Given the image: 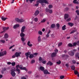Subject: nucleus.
Returning <instances> with one entry per match:
<instances>
[{"instance_id":"nucleus-54","label":"nucleus","mask_w":79,"mask_h":79,"mask_svg":"<svg viewBox=\"0 0 79 79\" xmlns=\"http://www.w3.org/2000/svg\"><path fill=\"white\" fill-rule=\"evenodd\" d=\"M1 42H2V43H5V41L3 40H1Z\"/></svg>"},{"instance_id":"nucleus-27","label":"nucleus","mask_w":79,"mask_h":79,"mask_svg":"<svg viewBox=\"0 0 79 79\" xmlns=\"http://www.w3.org/2000/svg\"><path fill=\"white\" fill-rule=\"evenodd\" d=\"M74 73L76 75L77 74L79 73V72H78V71L77 70H74Z\"/></svg>"},{"instance_id":"nucleus-46","label":"nucleus","mask_w":79,"mask_h":79,"mask_svg":"<svg viewBox=\"0 0 79 79\" xmlns=\"http://www.w3.org/2000/svg\"><path fill=\"white\" fill-rule=\"evenodd\" d=\"M16 71H18L19 72L18 73V74L19 73V71H20V70H19V69H16Z\"/></svg>"},{"instance_id":"nucleus-8","label":"nucleus","mask_w":79,"mask_h":79,"mask_svg":"<svg viewBox=\"0 0 79 79\" xmlns=\"http://www.w3.org/2000/svg\"><path fill=\"white\" fill-rule=\"evenodd\" d=\"M46 12H49V13H52L53 12V11H52V10H49L47 8H46Z\"/></svg>"},{"instance_id":"nucleus-31","label":"nucleus","mask_w":79,"mask_h":79,"mask_svg":"<svg viewBox=\"0 0 79 79\" xmlns=\"http://www.w3.org/2000/svg\"><path fill=\"white\" fill-rule=\"evenodd\" d=\"M71 68L73 70H74V69H75V67H74V66H71Z\"/></svg>"},{"instance_id":"nucleus-49","label":"nucleus","mask_w":79,"mask_h":79,"mask_svg":"<svg viewBox=\"0 0 79 79\" xmlns=\"http://www.w3.org/2000/svg\"><path fill=\"white\" fill-rule=\"evenodd\" d=\"M31 63H35V60H31Z\"/></svg>"},{"instance_id":"nucleus-18","label":"nucleus","mask_w":79,"mask_h":79,"mask_svg":"<svg viewBox=\"0 0 79 79\" xmlns=\"http://www.w3.org/2000/svg\"><path fill=\"white\" fill-rule=\"evenodd\" d=\"M9 29V27H3V30L4 31H6V30H8Z\"/></svg>"},{"instance_id":"nucleus-35","label":"nucleus","mask_w":79,"mask_h":79,"mask_svg":"<svg viewBox=\"0 0 79 79\" xmlns=\"http://www.w3.org/2000/svg\"><path fill=\"white\" fill-rule=\"evenodd\" d=\"M21 40H22V41H25V39L23 37H22L21 38Z\"/></svg>"},{"instance_id":"nucleus-34","label":"nucleus","mask_w":79,"mask_h":79,"mask_svg":"<svg viewBox=\"0 0 79 79\" xmlns=\"http://www.w3.org/2000/svg\"><path fill=\"white\" fill-rule=\"evenodd\" d=\"M11 64L12 66H14L16 64V63L15 62H12L11 63Z\"/></svg>"},{"instance_id":"nucleus-29","label":"nucleus","mask_w":79,"mask_h":79,"mask_svg":"<svg viewBox=\"0 0 79 79\" xmlns=\"http://www.w3.org/2000/svg\"><path fill=\"white\" fill-rule=\"evenodd\" d=\"M62 30H65L66 29V26L64 25L62 27Z\"/></svg>"},{"instance_id":"nucleus-25","label":"nucleus","mask_w":79,"mask_h":79,"mask_svg":"<svg viewBox=\"0 0 79 79\" xmlns=\"http://www.w3.org/2000/svg\"><path fill=\"white\" fill-rule=\"evenodd\" d=\"M55 27V24H52L51 25V28H54Z\"/></svg>"},{"instance_id":"nucleus-45","label":"nucleus","mask_w":79,"mask_h":79,"mask_svg":"<svg viewBox=\"0 0 79 79\" xmlns=\"http://www.w3.org/2000/svg\"><path fill=\"white\" fill-rule=\"evenodd\" d=\"M57 27H60V24L59 23H57L56 25Z\"/></svg>"},{"instance_id":"nucleus-12","label":"nucleus","mask_w":79,"mask_h":79,"mask_svg":"<svg viewBox=\"0 0 79 79\" xmlns=\"http://www.w3.org/2000/svg\"><path fill=\"white\" fill-rule=\"evenodd\" d=\"M44 74H50V73H49L48 72V71L47 70H44Z\"/></svg>"},{"instance_id":"nucleus-15","label":"nucleus","mask_w":79,"mask_h":79,"mask_svg":"<svg viewBox=\"0 0 79 79\" xmlns=\"http://www.w3.org/2000/svg\"><path fill=\"white\" fill-rule=\"evenodd\" d=\"M24 35H25V34L23 33V32H22L20 34V36L22 37H24Z\"/></svg>"},{"instance_id":"nucleus-36","label":"nucleus","mask_w":79,"mask_h":79,"mask_svg":"<svg viewBox=\"0 0 79 79\" xmlns=\"http://www.w3.org/2000/svg\"><path fill=\"white\" fill-rule=\"evenodd\" d=\"M69 47H73V44H68Z\"/></svg>"},{"instance_id":"nucleus-55","label":"nucleus","mask_w":79,"mask_h":79,"mask_svg":"<svg viewBox=\"0 0 79 79\" xmlns=\"http://www.w3.org/2000/svg\"><path fill=\"white\" fill-rule=\"evenodd\" d=\"M19 65H17L16 66V68H19Z\"/></svg>"},{"instance_id":"nucleus-4","label":"nucleus","mask_w":79,"mask_h":79,"mask_svg":"<svg viewBox=\"0 0 79 79\" xmlns=\"http://www.w3.org/2000/svg\"><path fill=\"white\" fill-rule=\"evenodd\" d=\"M55 53H53L51 55V56L52 57H54V56H56V53L58 52V50L56 49L55 50Z\"/></svg>"},{"instance_id":"nucleus-26","label":"nucleus","mask_w":79,"mask_h":79,"mask_svg":"<svg viewBox=\"0 0 79 79\" xmlns=\"http://www.w3.org/2000/svg\"><path fill=\"white\" fill-rule=\"evenodd\" d=\"M40 69L41 71H44V67L41 66L40 68Z\"/></svg>"},{"instance_id":"nucleus-11","label":"nucleus","mask_w":79,"mask_h":79,"mask_svg":"<svg viewBox=\"0 0 79 79\" xmlns=\"http://www.w3.org/2000/svg\"><path fill=\"white\" fill-rule=\"evenodd\" d=\"M26 28V27L25 26H23L21 29V32H24V30L25 29V28Z\"/></svg>"},{"instance_id":"nucleus-14","label":"nucleus","mask_w":79,"mask_h":79,"mask_svg":"<svg viewBox=\"0 0 79 79\" xmlns=\"http://www.w3.org/2000/svg\"><path fill=\"white\" fill-rule=\"evenodd\" d=\"M69 17V15L68 14H66L64 15V19H65L67 18H68V17Z\"/></svg>"},{"instance_id":"nucleus-3","label":"nucleus","mask_w":79,"mask_h":79,"mask_svg":"<svg viewBox=\"0 0 79 79\" xmlns=\"http://www.w3.org/2000/svg\"><path fill=\"white\" fill-rule=\"evenodd\" d=\"M19 68L21 70H25L26 71H27V70L26 68L25 67H23V65H20L19 67Z\"/></svg>"},{"instance_id":"nucleus-44","label":"nucleus","mask_w":79,"mask_h":79,"mask_svg":"<svg viewBox=\"0 0 79 79\" xmlns=\"http://www.w3.org/2000/svg\"><path fill=\"white\" fill-rule=\"evenodd\" d=\"M7 64L9 65L11 64V63L10 62H7Z\"/></svg>"},{"instance_id":"nucleus-7","label":"nucleus","mask_w":79,"mask_h":79,"mask_svg":"<svg viewBox=\"0 0 79 79\" xmlns=\"http://www.w3.org/2000/svg\"><path fill=\"white\" fill-rule=\"evenodd\" d=\"M21 54V52H16L15 54V55L16 57H18V56H20V55Z\"/></svg>"},{"instance_id":"nucleus-2","label":"nucleus","mask_w":79,"mask_h":79,"mask_svg":"<svg viewBox=\"0 0 79 79\" xmlns=\"http://www.w3.org/2000/svg\"><path fill=\"white\" fill-rule=\"evenodd\" d=\"M15 20L16 21L19 22V23H23V22H24V20H23V19H19L18 18H16Z\"/></svg>"},{"instance_id":"nucleus-39","label":"nucleus","mask_w":79,"mask_h":79,"mask_svg":"<svg viewBox=\"0 0 79 79\" xmlns=\"http://www.w3.org/2000/svg\"><path fill=\"white\" fill-rule=\"evenodd\" d=\"M49 8L50 9V8H53V6L51 5H50L49 6Z\"/></svg>"},{"instance_id":"nucleus-1","label":"nucleus","mask_w":79,"mask_h":79,"mask_svg":"<svg viewBox=\"0 0 79 79\" xmlns=\"http://www.w3.org/2000/svg\"><path fill=\"white\" fill-rule=\"evenodd\" d=\"M39 3H45L48 4V2L47 0H42L40 1H37L36 2V4H35V6H39Z\"/></svg>"},{"instance_id":"nucleus-19","label":"nucleus","mask_w":79,"mask_h":79,"mask_svg":"<svg viewBox=\"0 0 79 79\" xmlns=\"http://www.w3.org/2000/svg\"><path fill=\"white\" fill-rule=\"evenodd\" d=\"M27 45H28V46H29V47H31V46H32V44H30V41H29L28 42Z\"/></svg>"},{"instance_id":"nucleus-22","label":"nucleus","mask_w":79,"mask_h":79,"mask_svg":"<svg viewBox=\"0 0 79 79\" xmlns=\"http://www.w3.org/2000/svg\"><path fill=\"white\" fill-rule=\"evenodd\" d=\"M73 3H76L77 4H79V2H77V0H74V1L73 2Z\"/></svg>"},{"instance_id":"nucleus-42","label":"nucleus","mask_w":79,"mask_h":79,"mask_svg":"<svg viewBox=\"0 0 79 79\" xmlns=\"http://www.w3.org/2000/svg\"><path fill=\"white\" fill-rule=\"evenodd\" d=\"M62 43H60L58 45V46L59 47H60V46H61V45H62Z\"/></svg>"},{"instance_id":"nucleus-9","label":"nucleus","mask_w":79,"mask_h":79,"mask_svg":"<svg viewBox=\"0 0 79 79\" xmlns=\"http://www.w3.org/2000/svg\"><path fill=\"white\" fill-rule=\"evenodd\" d=\"M31 53L30 52H28L25 53V55L26 56H27V59H28V57H29V55H31Z\"/></svg>"},{"instance_id":"nucleus-59","label":"nucleus","mask_w":79,"mask_h":79,"mask_svg":"<svg viewBox=\"0 0 79 79\" xmlns=\"http://www.w3.org/2000/svg\"><path fill=\"white\" fill-rule=\"evenodd\" d=\"M48 37H49V35H48V34L47 35H46V37L47 38Z\"/></svg>"},{"instance_id":"nucleus-21","label":"nucleus","mask_w":79,"mask_h":79,"mask_svg":"<svg viewBox=\"0 0 79 79\" xmlns=\"http://www.w3.org/2000/svg\"><path fill=\"white\" fill-rule=\"evenodd\" d=\"M69 54L71 56H73V55H74V52H71L70 53L69 52Z\"/></svg>"},{"instance_id":"nucleus-60","label":"nucleus","mask_w":79,"mask_h":79,"mask_svg":"<svg viewBox=\"0 0 79 79\" xmlns=\"http://www.w3.org/2000/svg\"><path fill=\"white\" fill-rule=\"evenodd\" d=\"M65 66H66L67 67H68V64H65Z\"/></svg>"},{"instance_id":"nucleus-63","label":"nucleus","mask_w":79,"mask_h":79,"mask_svg":"<svg viewBox=\"0 0 79 79\" xmlns=\"http://www.w3.org/2000/svg\"><path fill=\"white\" fill-rule=\"evenodd\" d=\"M22 79H26V78L24 77H23L22 78Z\"/></svg>"},{"instance_id":"nucleus-64","label":"nucleus","mask_w":79,"mask_h":79,"mask_svg":"<svg viewBox=\"0 0 79 79\" xmlns=\"http://www.w3.org/2000/svg\"><path fill=\"white\" fill-rule=\"evenodd\" d=\"M50 30L49 31L48 34H50Z\"/></svg>"},{"instance_id":"nucleus-17","label":"nucleus","mask_w":79,"mask_h":79,"mask_svg":"<svg viewBox=\"0 0 79 79\" xmlns=\"http://www.w3.org/2000/svg\"><path fill=\"white\" fill-rule=\"evenodd\" d=\"M39 12L38 10H36L35 13V15L37 16L39 14Z\"/></svg>"},{"instance_id":"nucleus-24","label":"nucleus","mask_w":79,"mask_h":79,"mask_svg":"<svg viewBox=\"0 0 79 79\" xmlns=\"http://www.w3.org/2000/svg\"><path fill=\"white\" fill-rule=\"evenodd\" d=\"M68 24L70 26H73L74 25V24L72 23H68Z\"/></svg>"},{"instance_id":"nucleus-30","label":"nucleus","mask_w":79,"mask_h":79,"mask_svg":"<svg viewBox=\"0 0 79 79\" xmlns=\"http://www.w3.org/2000/svg\"><path fill=\"white\" fill-rule=\"evenodd\" d=\"M46 21V19H43V20H42L41 21V23H45V22Z\"/></svg>"},{"instance_id":"nucleus-48","label":"nucleus","mask_w":79,"mask_h":79,"mask_svg":"<svg viewBox=\"0 0 79 79\" xmlns=\"http://www.w3.org/2000/svg\"><path fill=\"white\" fill-rule=\"evenodd\" d=\"M35 0H29V1L30 3H32V2H33V1H34Z\"/></svg>"},{"instance_id":"nucleus-61","label":"nucleus","mask_w":79,"mask_h":79,"mask_svg":"<svg viewBox=\"0 0 79 79\" xmlns=\"http://www.w3.org/2000/svg\"><path fill=\"white\" fill-rule=\"evenodd\" d=\"M3 77V76L2 75H0V78H2Z\"/></svg>"},{"instance_id":"nucleus-56","label":"nucleus","mask_w":79,"mask_h":79,"mask_svg":"<svg viewBox=\"0 0 79 79\" xmlns=\"http://www.w3.org/2000/svg\"><path fill=\"white\" fill-rule=\"evenodd\" d=\"M42 63H43V64H45V63H46V61H44Z\"/></svg>"},{"instance_id":"nucleus-32","label":"nucleus","mask_w":79,"mask_h":79,"mask_svg":"<svg viewBox=\"0 0 79 79\" xmlns=\"http://www.w3.org/2000/svg\"><path fill=\"white\" fill-rule=\"evenodd\" d=\"M76 57H77L78 58H79V53H77L76 55L75 56Z\"/></svg>"},{"instance_id":"nucleus-38","label":"nucleus","mask_w":79,"mask_h":79,"mask_svg":"<svg viewBox=\"0 0 79 79\" xmlns=\"http://www.w3.org/2000/svg\"><path fill=\"white\" fill-rule=\"evenodd\" d=\"M64 76H61L60 77V79H64Z\"/></svg>"},{"instance_id":"nucleus-40","label":"nucleus","mask_w":79,"mask_h":79,"mask_svg":"<svg viewBox=\"0 0 79 79\" xmlns=\"http://www.w3.org/2000/svg\"><path fill=\"white\" fill-rule=\"evenodd\" d=\"M76 31V30H73V31H72L70 32V34H73V33H74V32H75Z\"/></svg>"},{"instance_id":"nucleus-23","label":"nucleus","mask_w":79,"mask_h":79,"mask_svg":"<svg viewBox=\"0 0 79 79\" xmlns=\"http://www.w3.org/2000/svg\"><path fill=\"white\" fill-rule=\"evenodd\" d=\"M4 37L5 39H7V38L8 37V34H5L4 35Z\"/></svg>"},{"instance_id":"nucleus-20","label":"nucleus","mask_w":79,"mask_h":79,"mask_svg":"<svg viewBox=\"0 0 79 79\" xmlns=\"http://www.w3.org/2000/svg\"><path fill=\"white\" fill-rule=\"evenodd\" d=\"M1 19L2 21H5L7 19L6 18H5L3 16L1 18Z\"/></svg>"},{"instance_id":"nucleus-58","label":"nucleus","mask_w":79,"mask_h":79,"mask_svg":"<svg viewBox=\"0 0 79 79\" xmlns=\"http://www.w3.org/2000/svg\"><path fill=\"white\" fill-rule=\"evenodd\" d=\"M45 29L44 28H43L42 29V31L43 32H44V31H45Z\"/></svg>"},{"instance_id":"nucleus-52","label":"nucleus","mask_w":79,"mask_h":79,"mask_svg":"<svg viewBox=\"0 0 79 79\" xmlns=\"http://www.w3.org/2000/svg\"><path fill=\"white\" fill-rule=\"evenodd\" d=\"M71 21V19L70 18L69 19L67 20V21H68V22L69 21Z\"/></svg>"},{"instance_id":"nucleus-53","label":"nucleus","mask_w":79,"mask_h":79,"mask_svg":"<svg viewBox=\"0 0 79 79\" xmlns=\"http://www.w3.org/2000/svg\"><path fill=\"white\" fill-rule=\"evenodd\" d=\"M15 57H16V55H15V54L12 56V58H15Z\"/></svg>"},{"instance_id":"nucleus-5","label":"nucleus","mask_w":79,"mask_h":79,"mask_svg":"<svg viewBox=\"0 0 79 79\" xmlns=\"http://www.w3.org/2000/svg\"><path fill=\"white\" fill-rule=\"evenodd\" d=\"M6 54V51H4L0 53V56H3L5 55Z\"/></svg>"},{"instance_id":"nucleus-43","label":"nucleus","mask_w":79,"mask_h":79,"mask_svg":"<svg viewBox=\"0 0 79 79\" xmlns=\"http://www.w3.org/2000/svg\"><path fill=\"white\" fill-rule=\"evenodd\" d=\"M34 20L35 22H37L38 21V19L37 18H35L34 19Z\"/></svg>"},{"instance_id":"nucleus-10","label":"nucleus","mask_w":79,"mask_h":79,"mask_svg":"<svg viewBox=\"0 0 79 79\" xmlns=\"http://www.w3.org/2000/svg\"><path fill=\"white\" fill-rule=\"evenodd\" d=\"M19 24H16L15 25H14L13 27L14 29H16V28H17V27H19Z\"/></svg>"},{"instance_id":"nucleus-33","label":"nucleus","mask_w":79,"mask_h":79,"mask_svg":"<svg viewBox=\"0 0 79 79\" xmlns=\"http://www.w3.org/2000/svg\"><path fill=\"white\" fill-rule=\"evenodd\" d=\"M41 40V39H40V36H39L38 37V40L39 42H40Z\"/></svg>"},{"instance_id":"nucleus-16","label":"nucleus","mask_w":79,"mask_h":79,"mask_svg":"<svg viewBox=\"0 0 79 79\" xmlns=\"http://www.w3.org/2000/svg\"><path fill=\"white\" fill-rule=\"evenodd\" d=\"M53 64V63L50 61H49L48 63H47V65H50V66H52Z\"/></svg>"},{"instance_id":"nucleus-62","label":"nucleus","mask_w":79,"mask_h":79,"mask_svg":"<svg viewBox=\"0 0 79 79\" xmlns=\"http://www.w3.org/2000/svg\"><path fill=\"white\" fill-rule=\"evenodd\" d=\"M12 2H11V3H14V1H15V0H12Z\"/></svg>"},{"instance_id":"nucleus-57","label":"nucleus","mask_w":79,"mask_h":79,"mask_svg":"<svg viewBox=\"0 0 79 79\" xmlns=\"http://www.w3.org/2000/svg\"><path fill=\"white\" fill-rule=\"evenodd\" d=\"M39 61H41V60H42V58L41 57H40L39 59Z\"/></svg>"},{"instance_id":"nucleus-50","label":"nucleus","mask_w":79,"mask_h":79,"mask_svg":"<svg viewBox=\"0 0 79 79\" xmlns=\"http://www.w3.org/2000/svg\"><path fill=\"white\" fill-rule=\"evenodd\" d=\"M13 47H15V45H13L12 46L10 47L9 48V49H11V48H13Z\"/></svg>"},{"instance_id":"nucleus-6","label":"nucleus","mask_w":79,"mask_h":79,"mask_svg":"<svg viewBox=\"0 0 79 79\" xmlns=\"http://www.w3.org/2000/svg\"><path fill=\"white\" fill-rule=\"evenodd\" d=\"M11 74L12 76H15L16 75V73H15L14 72V70H11Z\"/></svg>"},{"instance_id":"nucleus-28","label":"nucleus","mask_w":79,"mask_h":79,"mask_svg":"<svg viewBox=\"0 0 79 79\" xmlns=\"http://www.w3.org/2000/svg\"><path fill=\"white\" fill-rule=\"evenodd\" d=\"M29 58H32L34 57V55H33L32 54H31L30 56H29Z\"/></svg>"},{"instance_id":"nucleus-37","label":"nucleus","mask_w":79,"mask_h":79,"mask_svg":"<svg viewBox=\"0 0 79 79\" xmlns=\"http://www.w3.org/2000/svg\"><path fill=\"white\" fill-rule=\"evenodd\" d=\"M38 33L40 35H42V32L41 31H39Z\"/></svg>"},{"instance_id":"nucleus-13","label":"nucleus","mask_w":79,"mask_h":79,"mask_svg":"<svg viewBox=\"0 0 79 79\" xmlns=\"http://www.w3.org/2000/svg\"><path fill=\"white\" fill-rule=\"evenodd\" d=\"M79 45V41H78L77 43H73V46H76V45Z\"/></svg>"},{"instance_id":"nucleus-51","label":"nucleus","mask_w":79,"mask_h":79,"mask_svg":"<svg viewBox=\"0 0 79 79\" xmlns=\"http://www.w3.org/2000/svg\"><path fill=\"white\" fill-rule=\"evenodd\" d=\"M38 54V53H34V55H35V56H37V55Z\"/></svg>"},{"instance_id":"nucleus-41","label":"nucleus","mask_w":79,"mask_h":79,"mask_svg":"<svg viewBox=\"0 0 79 79\" xmlns=\"http://www.w3.org/2000/svg\"><path fill=\"white\" fill-rule=\"evenodd\" d=\"M57 63L58 64H61V61H60V60H59L58 62H57Z\"/></svg>"},{"instance_id":"nucleus-47","label":"nucleus","mask_w":79,"mask_h":79,"mask_svg":"<svg viewBox=\"0 0 79 79\" xmlns=\"http://www.w3.org/2000/svg\"><path fill=\"white\" fill-rule=\"evenodd\" d=\"M72 62H73V64H75L76 63V61H75L74 60H73Z\"/></svg>"}]
</instances>
